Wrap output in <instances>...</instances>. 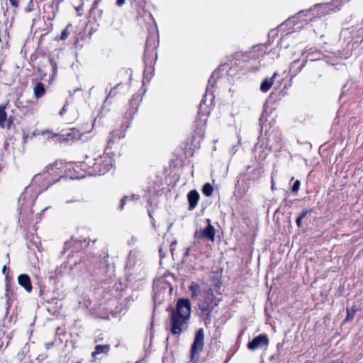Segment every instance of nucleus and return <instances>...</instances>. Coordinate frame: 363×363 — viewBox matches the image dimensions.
Listing matches in <instances>:
<instances>
[{
    "instance_id": "f257e3e1",
    "label": "nucleus",
    "mask_w": 363,
    "mask_h": 363,
    "mask_svg": "<svg viewBox=\"0 0 363 363\" xmlns=\"http://www.w3.org/2000/svg\"><path fill=\"white\" fill-rule=\"evenodd\" d=\"M143 94L138 93L133 95L129 101L128 106L123 116V121L120 124V128H116L111 132V138L107 142L108 148L112 147L114 140H120L125 136V130L130 127L131 120L137 113L140 102L142 101Z\"/></svg>"
},
{
    "instance_id": "f03ea898",
    "label": "nucleus",
    "mask_w": 363,
    "mask_h": 363,
    "mask_svg": "<svg viewBox=\"0 0 363 363\" xmlns=\"http://www.w3.org/2000/svg\"><path fill=\"white\" fill-rule=\"evenodd\" d=\"M171 312V322L172 334H179L186 326L191 314V303L188 298L177 300L176 307L169 308Z\"/></svg>"
},
{
    "instance_id": "7ed1b4c3",
    "label": "nucleus",
    "mask_w": 363,
    "mask_h": 363,
    "mask_svg": "<svg viewBox=\"0 0 363 363\" xmlns=\"http://www.w3.org/2000/svg\"><path fill=\"white\" fill-rule=\"evenodd\" d=\"M220 285L221 283L218 280L211 286H203V294L198 299V306L206 322L207 320L211 321L212 312L218 305L220 299L214 296L213 291H215L217 294H220L219 289H220Z\"/></svg>"
},
{
    "instance_id": "20e7f679",
    "label": "nucleus",
    "mask_w": 363,
    "mask_h": 363,
    "mask_svg": "<svg viewBox=\"0 0 363 363\" xmlns=\"http://www.w3.org/2000/svg\"><path fill=\"white\" fill-rule=\"evenodd\" d=\"M113 161L112 157L105 154L94 158V163L92 164V176L105 174L113 167Z\"/></svg>"
},
{
    "instance_id": "39448f33",
    "label": "nucleus",
    "mask_w": 363,
    "mask_h": 363,
    "mask_svg": "<svg viewBox=\"0 0 363 363\" xmlns=\"http://www.w3.org/2000/svg\"><path fill=\"white\" fill-rule=\"evenodd\" d=\"M158 35L156 33L151 34L147 38L144 51L145 57H150L152 60H157V54L156 48L158 46Z\"/></svg>"
},
{
    "instance_id": "423d86ee",
    "label": "nucleus",
    "mask_w": 363,
    "mask_h": 363,
    "mask_svg": "<svg viewBox=\"0 0 363 363\" xmlns=\"http://www.w3.org/2000/svg\"><path fill=\"white\" fill-rule=\"evenodd\" d=\"M204 345V332L200 328L196 333L194 342L191 347V356L193 361L200 352L202 351Z\"/></svg>"
},
{
    "instance_id": "0eeeda50",
    "label": "nucleus",
    "mask_w": 363,
    "mask_h": 363,
    "mask_svg": "<svg viewBox=\"0 0 363 363\" xmlns=\"http://www.w3.org/2000/svg\"><path fill=\"white\" fill-rule=\"evenodd\" d=\"M269 344L268 336L266 334H260L255 337L247 343V349L254 351L257 349L267 347Z\"/></svg>"
},
{
    "instance_id": "6e6552de",
    "label": "nucleus",
    "mask_w": 363,
    "mask_h": 363,
    "mask_svg": "<svg viewBox=\"0 0 363 363\" xmlns=\"http://www.w3.org/2000/svg\"><path fill=\"white\" fill-rule=\"evenodd\" d=\"M156 60H152L150 57H143V62L145 64L144 69V79L150 81L154 74V65Z\"/></svg>"
},
{
    "instance_id": "1a4fd4ad",
    "label": "nucleus",
    "mask_w": 363,
    "mask_h": 363,
    "mask_svg": "<svg viewBox=\"0 0 363 363\" xmlns=\"http://www.w3.org/2000/svg\"><path fill=\"white\" fill-rule=\"evenodd\" d=\"M110 349L111 346L108 344L96 345L94 347V351L92 352V357L102 358L108 354Z\"/></svg>"
},
{
    "instance_id": "9d476101",
    "label": "nucleus",
    "mask_w": 363,
    "mask_h": 363,
    "mask_svg": "<svg viewBox=\"0 0 363 363\" xmlns=\"http://www.w3.org/2000/svg\"><path fill=\"white\" fill-rule=\"evenodd\" d=\"M208 225L200 231L201 236L204 238L213 241L215 239L216 230L215 228L211 224L210 219H206Z\"/></svg>"
},
{
    "instance_id": "9b49d317",
    "label": "nucleus",
    "mask_w": 363,
    "mask_h": 363,
    "mask_svg": "<svg viewBox=\"0 0 363 363\" xmlns=\"http://www.w3.org/2000/svg\"><path fill=\"white\" fill-rule=\"evenodd\" d=\"M329 11V5L328 4H318L315 6L313 9H310L309 11H307V13H311V15H315L316 13V15L318 18L325 16L328 13Z\"/></svg>"
},
{
    "instance_id": "f8f14e48",
    "label": "nucleus",
    "mask_w": 363,
    "mask_h": 363,
    "mask_svg": "<svg viewBox=\"0 0 363 363\" xmlns=\"http://www.w3.org/2000/svg\"><path fill=\"white\" fill-rule=\"evenodd\" d=\"M129 89V85L127 84H123L121 82L118 83L116 86H114L113 89H111L104 101L106 103L109 98H113L115 96L117 93L118 90H119V93L124 94Z\"/></svg>"
},
{
    "instance_id": "ddd939ff",
    "label": "nucleus",
    "mask_w": 363,
    "mask_h": 363,
    "mask_svg": "<svg viewBox=\"0 0 363 363\" xmlns=\"http://www.w3.org/2000/svg\"><path fill=\"white\" fill-rule=\"evenodd\" d=\"M199 197V194L196 190H191L189 192L187 198L189 201V210H193L194 208H196V206L198 204Z\"/></svg>"
},
{
    "instance_id": "4468645a",
    "label": "nucleus",
    "mask_w": 363,
    "mask_h": 363,
    "mask_svg": "<svg viewBox=\"0 0 363 363\" xmlns=\"http://www.w3.org/2000/svg\"><path fill=\"white\" fill-rule=\"evenodd\" d=\"M18 282L19 285L23 287L26 291L30 292L32 291V286L30 279L28 274H23L18 276Z\"/></svg>"
},
{
    "instance_id": "2eb2a0df",
    "label": "nucleus",
    "mask_w": 363,
    "mask_h": 363,
    "mask_svg": "<svg viewBox=\"0 0 363 363\" xmlns=\"http://www.w3.org/2000/svg\"><path fill=\"white\" fill-rule=\"evenodd\" d=\"M263 172L262 167L254 168L252 170L247 172V179L253 182L257 181L262 177Z\"/></svg>"
},
{
    "instance_id": "dca6fc26",
    "label": "nucleus",
    "mask_w": 363,
    "mask_h": 363,
    "mask_svg": "<svg viewBox=\"0 0 363 363\" xmlns=\"http://www.w3.org/2000/svg\"><path fill=\"white\" fill-rule=\"evenodd\" d=\"M277 73H274L272 76V78L270 79H268V78H266L262 83H261V85H260V90L262 91V92H267L269 90V89L271 88L272 84H273V82H274V79L277 77Z\"/></svg>"
},
{
    "instance_id": "f3484780",
    "label": "nucleus",
    "mask_w": 363,
    "mask_h": 363,
    "mask_svg": "<svg viewBox=\"0 0 363 363\" xmlns=\"http://www.w3.org/2000/svg\"><path fill=\"white\" fill-rule=\"evenodd\" d=\"M189 290L191 293V297L193 298H197L199 296L203 294V288L201 289V286L194 282H192L191 286H189Z\"/></svg>"
},
{
    "instance_id": "a211bd4d",
    "label": "nucleus",
    "mask_w": 363,
    "mask_h": 363,
    "mask_svg": "<svg viewBox=\"0 0 363 363\" xmlns=\"http://www.w3.org/2000/svg\"><path fill=\"white\" fill-rule=\"evenodd\" d=\"M33 92L37 99L42 97L45 93L44 84L42 82H38L33 88Z\"/></svg>"
},
{
    "instance_id": "6ab92c4d",
    "label": "nucleus",
    "mask_w": 363,
    "mask_h": 363,
    "mask_svg": "<svg viewBox=\"0 0 363 363\" xmlns=\"http://www.w3.org/2000/svg\"><path fill=\"white\" fill-rule=\"evenodd\" d=\"M94 313L96 314V315L100 318H108L109 313L113 312V310L111 308H109L108 307H107L106 306L103 307L102 313L100 312V310L98 312L96 308H94ZM94 315V313L92 312V315Z\"/></svg>"
},
{
    "instance_id": "aec40b11",
    "label": "nucleus",
    "mask_w": 363,
    "mask_h": 363,
    "mask_svg": "<svg viewBox=\"0 0 363 363\" xmlns=\"http://www.w3.org/2000/svg\"><path fill=\"white\" fill-rule=\"evenodd\" d=\"M139 199H140V196L138 194H133L130 196H123V198L121 201V204L119 206V208L121 210H122L123 208L126 201H128V200L136 201V200H138Z\"/></svg>"
},
{
    "instance_id": "412c9836",
    "label": "nucleus",
    "mask_w": 363,
    "mask_h": 363,
    "mask_svg": "<svg viewBox=\"0 0 363 363\" xmlns=\"http://www.w3.org/2000/svg\"><path fill=\"white\" fill-rule=\"evenodd\" d=\"M213 191V187L210 183H206L202 188L203 194L206 196H211Z\"/></svg>"
},
{
    "instance_id": "4be33fe9",
    "label": "nucleus",
    "mask_w": 363,
    "mask_h": 363,
    "mask_svg": "<svg viewBox=\"0 0 363 363\" xmlns=\"http://www.w3.org/2000/svg\"><path fill=\"white\" fill-rule=\"evenodd\" d=\"M7 114L4 111V107H0V127L4 128V123L6 120Z\"/></svg>"
},
{
    "instance_id": "5701e85b",
    "label": "nucleus",
    "mask_w": 363,
    "mask_h": 363,
    "mask_svg": "<svg viewBox=\"0 0 363 363\" xmlns=\"http://www.w3.org/2000/svg\"><path fill=\"white\" fill-rule=\"evenodd\" d=\"M108 255L107 250H105L103 252V255H100V257H102L101 259H100V267H101L102 266L106 267L108 266Z\"/></svg>"
},
{
    "instance_id": "b1692460",
    "label": "nucleus",
    "mask_w": 363,
    "mask_h": 363,
    "mask_svg": "<svg viewBox=\"0 0 363 363\" xmlns=\"http://www.w3.org/2000/svg\"><path fill=\"white\" fill-rule=\"evenodd\" d=\"M102 108H104V107H102ZM104 116V112H103V109H101L97 115V116L94 119V123H92V128L97 123H99V124H101V120L103 118V117Z\"/></svg>"
},
{
    "instance_id": "393cba45",
    "label": "nucleus",
    "mask_w": 363,
    "mask_h": 363,
    "mask_svg": "<svg viewBox=\"0 0 363 363\" xmlns=\"http://www.w3.org/2000/svg\"><path fill=\"white\" fill-rule=\"evenodd\" d=\"M67 29H68V26L65 30H62V32L61 33L60 37V40H64L68 38V36L69 35V32H68Z\"/></svg>"
},
{
    "instance_id": "a878e982",
    "label": "nucleus",
    "mask_w": 363,
    "mask_h": 363,
    "mask_svg": "<svg viewBox=\"0 0 363 363\" xmlns=\"http://www.w3.org/2000/svg\"><path fill=\"white\" fill-rule=\"evenodd\" d=\"M300 181L299 180H296L295 181V182L294 183L293 186H292V188H291V191L293 192H296L298 191V190L300 188Z\"/></svg>"
},
{
    "instance_id": "bb28decb",
    "label": "nucleus",
    "mask_w": 363,
    "mask_h": 363,
    "mask_svg": "<svg viewBox=\"0 0 363 363\" xmlns=\"http://www.w3.org/2000/svg\"><path fill=\"white\" fill-rule=\"evenodd\" d=\"M311 210H309V209H305L303 210L300 214L299 216H298V218H300L301 219H303L307 215L308 213H311Z\"/></svg>"
},
{
    "instance_id": "cd10ccee",
    "label": "nucleus",
    "mask_w": 363,
    "mask_h": 363,
    "mask_svg": "<svg viewBox=\"0 0 363 363\" xmlns=\"http://www.w3.org/2000/svg\"><path fill=\"white\" fill-rule=\"evenodd\" d=\"M67 104H65L64 105L63 108H62V110L60 111V115L61 116H62L65 114V113L67 111Z\"/></svg>"
},
{
    "instance_id": "c85d7f7f",
    "label": "nucleus",
    "mask_w": 363,
    "mask_h": 363,
    "mask_svg": "<svg viewBox=\"0 0 363 363\" xmlns=\"http://www.w3.org/2000/svg\"><path fill=\"white\" fill-rule=\"evenodd\" d=\"M10 4L13 6V7H17L18 5V0H9Z\"/></svg>"
},
{
    "instance_id": "c756f323",
    "label": "nucleus",
    "mask_w": 363,
    "mask_h": 363,
    "mask_svg": "<svg viewBox=\"0 0 363 363\" xmlns=\"http://www.w3.org/2000/svg\"><path fill=\"white\" fill-rule=\"evenodd\" d=\"M203 104H204V101H201V103H200V104H199V112H198V114H199V115H201V114L204 115V113H203V112L201 111L202 106H203Z\"/></svg>"
},
{
    "instance_id": "7c9ffc66",
    "label": "nucleus",
    "mask_w": 363,
    "mask_h": 363,
    "mask_svg": "<svg viewBox=\"0 0 363 363\" xmlns=\"http://www.w3.org/2000/svg\"><path fill=\"white\" fill-rule=\"evenodd\" d=\"M302 219H301L300 218L297 217V218L296 219V223L297 225V226L298 228H300L302 225Z\"/></svg>"
},
{
    "instance_id": "2f4dec72",
    "label": "nucleus",
    "mask_w": 363,
    "mask_h": 363,
    "mask_svg": "<svg viewBox=\"0 0 363 363\" xmlns=\"http://www.w3.org/2000/svg\"><path fill=\"white\" fill-rule=\"evenodd\" d=\"M124 3H125V0H116V4L118 6H122L124 4Z\"/></svg>"
},
{
    "instance_id": "473e14b6",
    "label": "nucleus",
    "mask_w": 363,
    "mask_h": 363,
    "mask_svg": "<svg viewBox=\"0 0 363 363\" xmlns=\"http://www.w3.org/2000/svg\"><path fill=\"white\" fill-rule=\"evenodd\" d=\"M354 315V313H350V312L347 310V318H346V320H349L350 318H352V316Z\"/></svg>"
},
{
    "instance_id": "72a5a7b5",
    "label": "nucleus",
    "mask_w": 363,
    "mask_h": 363,
    "mask_svg": "<svg viewBox=\"0 0 363 363\" xmlns=\"http://www.w3.org/2000/svg\"><path fill=\"white\" fill-rule=\"evenodd\" d=\"M79 199H73V200H72V199H70V200H67V201H66V203H67V204H69V203H73V202H79Z\"/></svg>"
},
{
    "instance_id": "f704fd0d",
    "label": "nucleus",
    "mask_w": 363,
    "mask_h": 363,
    "mask_svg": "<svg viewBox=\"0 0 363 363\" xmlns=\"http://www.w3.org/2000/svg\"><path fill=\"white\" fill-rule=\"evenodd\" d=\"M11 307L9 301H6V314L9 313V308Z\"/></svg>"
},
{
    "instance_id": "c9c22d12",
    "label": "nucleus",
    "mask_w": 363,
    "mask_h": 363,
    "mask_svg": "<svg viewBox=\"0 0 363 363\" xmlns=\"http://www.w3.org/2000/svg\"><path fill=\"white\" fill-rule=\"evenodd\" d=\"M210 84H211V79L208 80V85L207 86V89H206V93H208L209 91H210ZM205 96H206V95H205Z\"/></svg>"
},
{
    "instance_id": "e433bc0d",
    "label": "nucleus",
    "mask_w": 363,
    "mask_h": 363,
    "mask_svg": "<svg viewBox=\"0 0 363 363\" xmlns=\"http://www.w3.org/2000/svg\"><path fill=\"white\" fill-rule=\"evenodd\" d=\"M306 61H304V62L301 64V67H300V68H299V71H301V69L305 66V64H306Z\"/></svg>"
},
{
    "instance_id": "4c0bfd02",
    "label": "nucleus",
    "mask_w": 363,
    "mask_h": 363,
    "mask_svg": "<svg viewBox=\"0 0 363 363\" xmlns=\"http://www.w3.org/2000/svg\"><path fill=\"white\" fill-rule=\"evenodd\" d=\"M149 216L152 218V224L154 225H155V220L153 219V218L152 217L151 214L149 213Z\"/></svg>"
},
{
    "instance_id": "58836bf2",
    "label": "nucleus",
    "mask_w": 363,
    "mask_h": 363,
    "mask_svg": "<svg viewBox=\"0 0 363 363\" xmlns=\"http://www.w3.org/2000/svg\"><path fill=\"white\" fill-rule=\"evenodd\" d=\"M6 265H4V266L3 267V268H2V272L4 274V273H5V272H6Z\"/></svg>"
},
{
    "instance_id": "ea45409f",
    "label": "nucleus",
    "mask_w": 363,
    "mask_h": 363,
    "mask_svg": "<svg viewBox=\"0 0 363 363\" xmlns=\"http://www.w3.org/2000/svg\"><path fill=\"white\" fill-rule=\"evenodd\" d=\"M157 297V293H155L154 296H153V298H154L155 301H156Z\"/></svg>"
},
{
    "instance_id": "a19ab883",
    "label": "nucleus",
    "mask_w": 363,
    "mask_h": 363,
    "mask_svg": "<svg viewBox=\"0 0 363 363\" xmlns=\"http://www.w3.org/2000/svg\"><path fill=\"white\" fill-rule=\"evenodd\" d=\"M100 340V338H95L94 342L97 343Z\"/></svg>"
},
{
    "instance_id": "79ce46f5",
    "label": "nucleus",
    "mask_w": 363,
    "mask_h": 363,
    "mask_svg": "<svg viewBox=\"0 0 363 363\" xmlns=\"http://www.w3.org/2000/svg\"><path fill=\"white\" fill-rule=\"evenodd\" d=\"M298 62L297 60H294L293 62H292V65L294 66L295 64H296Z\"/></svg>"
},
{
    "instance_id": "37998d69",
    "label": "nucleus",
    "mask_w": 363,
    "mask_h": 363,
    "mask_svg": "<svg viewBox=\"0 0 363 363\" xmlns=\"http://www.w3.org/2000/svg\"><path fill=\"white\" fill-rule=\"evenodd\" d=\"M305 13V11H302L301 12H300L298 14L301 16L302 14H303Z\"/></svg>"
},
{
    "instance_id": "c03bdc74",
    "label": "nucleus",
    "mask_w": 363,
    "mask_h": 363,
    "mask_svg": "<svg viewBox=\"0 0 363 363\" xmlns=\"http://www.w3.org/2000/svg\"><path fill=\"white\" fill-rule=\"evenodd\" d=\"M274 187V184H272V189H273Z\"/></svg>"
},
{
    "instance_id": "a18cd8bd",
    "label": "nucleus",
    "mask_w": 363,
    "mask_h": 363,
    "mask_svg": "<svg viewBox=\"0 0 363 363\" xmlns=\"http://www.w3.org/2000/svg\"><path fill=\"white\" fill-rule=\"evenodd\" d=\"M97 4V0H96V1H94V4Z\"/></svg>"
},
{
    "instance_id": "49530a36",
    "label": "nucleus",
    "mask_w": 363,
    "mask_h": 363,
    "mask_svg": "<svg viewBox=\"0 0 363 363\" xmlns=\"http://www.w3.org/2000/svg\"><path fill=\"white\" fill-rule=\"evenodd\" d=\"M130 265V261L128 262V263H127V267Z\"/></svg>"
},
{
    "instance_id": "de8ad7c7",
    "label": "nucleus",
    "mask_w": 363,
    "mask_h": 363,
    "mask_svg": "<svg viewBox=\"0 0 363 363\" xmlns=\"http://www.w3.org/2000/svg\"><path fill=\"white\" fill-rule=\"evenodd\" d=\"M63 1H64V0H60V1H59V2H62Z\"/></svg>"
},
{
    "instance_id": "09e8293b",
    "label": "nucleus",
    "mask_w": 363,
    "mask_h": 363,
    "mask_svg": "<svg viewBox=\"0 0 363 363\" xmlns=\"http://www.w3.org/2000/svg\"><path fill=\"white\" fill-rule=\"evenodd\" d=\"M77 363H82V362H78Z\"/></svg>"
}]
</instances>
